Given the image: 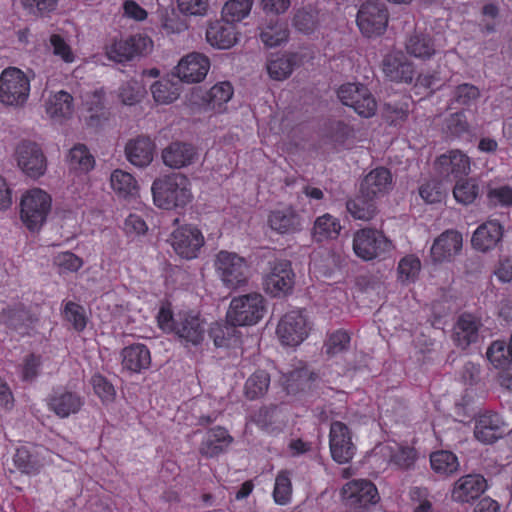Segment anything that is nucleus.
<instances>
[{"label":"nucleus","instance_id":"obj_8","mask_svg":"<svg viewBox=\"0 0 512 512\" xmlns=\"http://www.w3.org/2000/svg\"><path fill=\"white\" fill-rule=\"evenodd\" d=\"M310 326L304 311L292 310L278 322L276 334L284 346L300 345L309 335Z\"/></svg>","mask_w":512,"mask_h":512},{"label":"nucleus","instance_id":"obj_64","mask_svg":"<svg viewBox=\"0 0 512 512\" xmlns=\"http://www.w3.org/2000/svg\"><path fill=\"white\" fill-rule=\"evenodd\" d=\"M408 105L400 103H386L384 106V117L390 125L397 126L408 117Z\"/></svg>","mask_w":512,"mask_h":512},{"label":"nucleus","instance_id":"obj_26","mask_svg":"<svg viewBox=\"0 0 512 512\" xmlns=\"http://www.w3.org/2000/svg\"><path fill=\"white\" fill-rule=\"evenodd\" d=\"M238 31L234 24L223 19L216 20L206 30L207 42L218 49H229L238 42Z\"/></svg>","mask_w":512,"mask_h":512},{"label":"nucleus","instance_id":"obj_54","mask_svg":"<svg viewBox=\"0 0 512 512\" xmlns=\"http://www.w3.org/2000/svg\"><path fill=\"white\" fill-rule=\"evenodd\" d=\"M151 93L155 102L170 104L179 97V87L170 80L161 79L151 86Z\"/></svg>","mask_w":512,"mask_h":512},{"label":"nucleus","instance_id":"obj_59","mask_svg":"<svg viewBox=\"0 0 512 512\" xmlns=\"http://www.w3.org/2000/svg\"><path fill=\"white\" fill-rule=\"evenodd\" d=\"M419 195L428 204L441 203L446 197V191L440 181L431 179L419 187Z\"/></svg>","mask_w":512,"mask_h":512},{"label":"nucleus","instance_id":"obj_34","mask_svg":"<svg viewBox=\"0 0 512 512\" xmlns=\"http://www.w3.org/2000/svg\"><path fill=\"white\" fill-rule=\"evenodd\" d=\"M73 101L70 93L60 90L52 94L46 101V113L53 121L62 123L72 116L74 111Z\"/></svg>","mask_w":512,"mask_h":512},{"label":"nucleus","instance_id":"obj_37","mask_svg":"<svg viewBox=\"0 0 512 512\" xmlns=\"http://www.w3.org/2000/svg\"><path fill=\"white\" fill-rule=\"evenodd\" d=\"M110 185L114 193L123 199L134 198L139 190L135 177L121 169H116L111 173Z\"/></svg>","mask_w":512,"mask_h":512},{"label":"nucleus","instance_id":"obj_22","mask_svg":"<svg viewBox=\"0 0 512 512\" xmlns=\"http://www.w3.org/2000/svg\"><path fill=\"white\" fill-rule=\"evenodd\" d=\"M463 244L462 234L454 229L442 232L433 242L431 257L434 262L451 261L457 255Z\"/></svg>","mask_w":512,"mask_h":512},{"label":"nucleus","instance_id":"obj_63","mask_svg":"<svg viewBox=\"0 0 512 512\" xmlns=\"http://www.w3.org/2000/svg\"><path fill=\"white\" fill-rule=\"evenodd\" d=\"M23 7L35 16H47L55 11L58 0H22Z\"/></svg>","mask_w":512,"mask_h":512},{"label":"nucleus","instance_id":"obj_18","mask_svg":"<svg viewBox=\"0 0 512 512\" xmlns=\"http://www.w3.org/2000/svg\"><path fill=\"white\" fill-rule=\"evenodd\" d=\"M175 335L185 345L197 346L202 343L205 335V323L191 312H178Z\"/></svg>","mask_w":512,"mask_h":512},{"label":"nucleus","instance_id":"obj_6","mask_svg":"<svg viewBox=\"0 0 512 512\" xmlns=\"http://www.w3.org/2000/svg\"><path fill=\"white\" fill-rule=\"evenodd\" d=\"M30 94V80L17 67H7L0 74V102L6 106H22Z\"/></svg>","mask_w":512,"mask_h":512},{"label":"nucleus","instance_id":"obj_29","mask_svg":"<svg viewBox=\"0 0 512 512\" xmlns=\"http://www.w3.org/2000/svg\"><path fill=\"white\" fill-rule=\"evenodd\" d=\"M12 460L15 468L26 475H37L44 466L40 447L36 445H23L16 448Z\"/></svg>","mask_w":512,"mask_h":512},{"label":"nucleus","instance_id":"obj_62","mask_svg":"<svg viewBox=\"0 0 512 512\" xmlns=\"http://www.w3.org/2000/svg\"><path fill=\"white\" fill-rule=\"evenodd\" d=\"M447 132L453 137H461L469 132V123L463 111L451 114L446 120Z\"/></svg>","mask_w":512,"mask_h":512},{"label":"nucleus","instance_id":"obj_13","mask_svg":"<svg viewBox=\"0 0 512 512\" xmlns=\"http://www.w3.org/2000/svg\"><path fill=\"white\" fill-rule=\"evenodd\" d=\"M46 404L49 411L53 412L57 417L65 419L82 410L85 398L74 390L58 386L53 388L47 396Z\"/></svg>","mask_w":512,"mask_h":512},{"label":"nucleus","instance_id":"obj_4","mask_svg":"<svg viewBox=\"0 0 512 512\" xmlns=\"http://www.w3.org/2000/svg\"><path fill=\"white\" fill-rule=\"evenodd\" d=\"M393 248L392 241L377 229L362 228L353 235V251L364 261L383 260Z\"/></svg>","mask_w":512,"mask_h":512},{"label":"nucleus","instance_id":"obj_15","mask_svg":"<svg viewBox=\"0 0 512 512\" xmlns=\"http://www.w3.org/2000/svg\"><path fill=\"white\" fill-rule=\"evenodd\" d=\"M18 166L29 177L37 179L44 175L47 169L46 157L39 145L24 141L16 150Z\"/></svg>","mask_w":512,"mask_h":512},{"label":"nucleus","instance_id":"obj_19","mask_svg":"<svg viewBox=\"0 0 512 512\" xmlns=\"http://www.w3.org/2000/svg\"><path fill=\"white\" fill-rule=\"evenodd\" d=\"M233 96V87L230 82L224 81L215 84L209 90L197 89L193 92V99H201L204 110L222 113L227 102Z\"/></svg>","mask_w":512,"mask_h":512},{"label":"nucleus","instance_id":"obj_24","mask_svg":"<svg viewBox=\"0 0 512 512\" xmlns=\"http://www.w3.org/2000/svg\"><path fill=\"white\" fill-rule=\"evenodd\" d=\"M233 437L222 426L206 431L199 446V453L205 458H215L225 453L233 442Z\"/></svg>","mask_w":512,"mask_h":512},{"label":"nucleus","instance_id":"obj_35","mask_svg":"<svg viewBox=\"0 0 512 512\" xmlns=\"http://www.w3.org/2000/svg\"><path fill=\"white\" fill-rule=\"evenodd\" d=\"M479 323L472 314L464 313L457 321L454 341L457 346L465 349L478 340Z\"/></svg>","mask_w":512,"mask_h":512},{"label":"nucleus","instance_id":"obj_5","mask_svg":"<svg viewBox=\"0 0 512 512\" xmlns=\"http://www.w3.org/2000/svg\"><path fill=\"white\" fill-rule=\"evenodd\" d=\"M214 267L219 278L227 288L236 289L248 282V261L236 252L220 250L216 254Z\"/></svg>","mask_w":512,"mask_h":512},{"label":"nucleus","instance_id":"obj_38","mask_svg":"<svg viewBox=\"0 0 512 512\" xmlns=\"http://www.w3.org/2000/svg\"><path fill=\"white\" fill-rule=\"evenodd\" d=\"M270 383V374L266 370L257 369L245 381L244 396L251 401L261 399L267 394Z\"/></svg>","mask_w":512,"mask_h":512},{"label":"nucleus","instance_id":"obj_40","mask_svg":"<svg viewBox=\"0 0 512 512\" xmlns=\"http://www.w3.org/2000/svg\"><path fill=\"white\" fill-rule=\"evenodd\" d=\"M296 64L294 54H272L267 61V72L270 78L281 81L290 76Z\"/></svg>","mask_w":512,"mask_h":512},{"label":"nucleus","instance_id":"obj_28","mask_svg":"<svg viewBox=\"0 0 512 512\" xmlns=\"http://www.w3.org/2000/svg\"><path fill=\"white\" fill-rule=\"evenodd\" d=\"M268 225L278 234L291 235L301 231L302 219L294 208L285 207L270 212Z\"/></svg>","mask_w":512,"mask_h":512},{"label":"nucleus","instance_id":"obj_52","mask_svg":"<svg viewBox=\"0 0 512 512\" xmlns=\"http://www.w3.org/2000/svg\"><path fill=\"white\" fill-rule=\"evenodd\" d=\"M487 359L497 369L507 368L512 361V353L505 341L496 340L486 352Z\"/></svg>","mask_w":512,"mask_h":512},{"label":"nucleus","instance_id":"obj_46","mask_svg":"<svg viewBox=\"0 0 512 512\" xmlns=\"http://www.w3.org/2000/svg\"><path fill=\"white\" fill-rule=\"evenodd\" d=\"M486 201L490 209L510 210L512 208V186L508 184L488 186Z\"/></svg>","mask_w":512,"mask_h":512},{"label":"nucleus","instance_id":"obj_61","mask_svg":"<svg viewBox=\"0 0 512 512\" xmlns=\"http://www.w3.org/2000/svg\"><path fill=\"white\" fill-rule=\"evenodd\" d=\"M42 366L41 355L30 353L23 358L21 364V378L23 381L31 382L39 375Z\"/></svg>","mask_w":512,"mask_h":512},{"label":"nucleus","instance_id":"obj_53","mask_svg":"<svg viewBox=\"0 0 512 512\" xmlns=\"http://www.w3.org/2000/svg\"><path fill=\"white\" fill-rule=\"evenodd\" d=\"M453 188V195L458 203L469 205L479 194V185L475 179H458Z\"/></svg>","mask_w":512,"mask_h":512},{"label":"nucleus","instance_id":"obj_16","mask_svg":"<svg viewBox=\"0 0 512 512\" xmlns=\"http://www.w3.org/2000/svg\"><path fill=\"white\" fill-rule=\"evenodd\" d=\"M329 446L333 460L345 464L352 460L356 447L352 442L351 433L346 424L334 421L330 426Z\"/></svg>","mask_w":512,"mask_h":512},{"label":"nucleus","instance_id":"obj_30","mask_svg":"<svg viewBox=\"0 0 512 512\" xmlns=\"http://www.w3.org/2000/svg\"><path fill=\"white\" fill-rule=\"evenodd\" d=\"M392 185V175L385 167L370 171L362 180L360 192L365 196L376 198L385 195Z\"/></svg>","mask_w":512,"mask_h":512},{"label":"nucleus","instance_id":"obj_49","mask_svg":"<svg viewBox=\"0 0 512 512\" xmlns=\"http://www.w3.org/2000/svg\"><path fill=\"white\" fill-rule=\"evenodd\" d=\"M341 230L340 222L330 214H324L315 220L313 236L317 241L336 238Z\"/></svg>","mask_w":512,"mask_h":512},{"label":"nucleus","instance_id":"obj_47","mask_svg":"<svg viewBox=\"0 0 512 512\" xmlns=\"http://www.w3.org/2000/svg\"><path fill=\"white\" fill-rule=\"evenodd\" d=\"M421 271V261L414 254H408L400 259L397 266V278L403 285L414 283Z\"/></svg>","mask_w":512,"mask_h":512},{"label":"nucleus","instance_id":"obj_14","mask_svg":"<svg viewBox=\"0 0 512 512\" xmlns=\"http://www.w3.org/2000/svg\"><path fill=\"white\" fill-rule=\"evenodd\" d=\"M434 170L445 180H458L470 173L471 160L463 151L451 149L436 158Z\"/></svg>","mask_w":512,"mask_h":512},{"label":"nucleus","instance_id":"obj_3","mask_svg":"<svg viewBox=\"0 0 512 512\" xmlns=\"http://www.w3.org/2000/svg\"><path fill=\"white\" fill-rule=\"evenodd\" d=\"M52 198L40 188L26 191L20 201V219L31 231H38L46 222L51 211Z\"/></svg>","mask_w":512,"mask_h":512},{"label":"nucleus","instance_id":"obj_7","mask_svg":"<svg viewBox=\"0 0 512 512\" xmlns=\"http://www.w3.org/2000/svg\"><path fill=\"white\" fill-rule=\"evenodd\" d=\"M389 20L385 3L368 0L358 10L356 22L361 33L366 37H376L384 34Z\"/></svg>","mask_w":512,"mask_h":512},{"label":"nucleus","instance_id":"obj_44","mask_svg":"<svg viewBox=\"0 0 512 512\" xmlns=\"http://www.w3.org/2000/svg\"><path fill=\"white\" fill-rule=\"evenodd\" d=\"M347 211L354 219L368 221L376 214V204L374 198L360 195L350 199L346 203Z\"/></svg>","mask_w":512,"mask_h":512},{"label":"nucleus","instance_id":"obj_33","mask_svg":"<svg viewBox=\"0 0 512 512\" xmlns=\"http://www.w3.org/2000/svg\"><path fill=\"white\" fill-rule=\"evenodd\" d=\"M121 355L123 368L130 372L141 373L151 365L150 350L144 344L129 345L122 350Z\"/></svg>","mask_w":512,"mask_h":512},{"label":"nucleus","instance_id":"obj_10","mask_svg":"<svg viewBox=\"0 0 512 512\" xmlns=\"http://www.w3.org/2000/svg\"><path fill=\"white\" fill-rule=\"evenodd\" d=\"M170 243L181 258L191 260L198 257L205 239L202 231L195 225L178 226L170 235Z\"/></svg>","mask_w":512,"mask_h":512},{"label":"nucleus","instance_id":"obj_27","mask_svg":"<svg viewBox=\"0 0 512 512\" xmlns=\"http://www.w3.org/2000/svg\"><path fill=\"white\" fill-rule=\"evenodd\" d=\"M504 433L503 421L497 413L485 412L475 421L474 435L482 443L492 444Z\"/></svg>","mask_w":512,"mask_h":512},{"label":"nucleus","instance_id":"obj_2","mask_svg":"<svg viewBox=\"0 0 512 512\" xmlns=\"http://www.w3.org/2000/svg\"><path fill=\"white\" fill-rule=\"evenodd\" d=\"M266 312L264 297L257 292L232 298L226 314L227 322L234 327L257 324Z\"/></svg>","mask_w":512,"mask_h":512},{"label":"nucleus","instance_id":"obj_45","mask_svg":"<svg viewBox=\"0 0 512 512\" xmlns=\"http://www.w3.org/2000/svg\"><path fill=\"white\" fill-rule=\"evenodd\" d=\"M292 493L293 487L290 471L280 470L275 477L272 491L273 501L279 506H286L292 501Z\"/></svg>","mask_w":512,"mask_h":512},{"label":"nucleus","instance_id":"obj_21","mask_svg":"<svg viewBox=\"0 0 512 512\" xmlns=\"http://www.w3.org/2000/svg\"><path fill=\"white\" fill-rule=\"evenodd\" d=\"M210 68L209 58L201 53H190L176 67L177 76L187 83L202 81Z\"/></svg>","mask_w":512,"mask_h":512},{"label":"nucleus","instance_id":"obj_42","mask_svg":"<svg viewBox=\"0 0 512 512\" xmlns=\"http://www.w3.org/2000/svg\"><path fill=\"white\" fill-rule=\"evenodd\" d=\"M84 105L87 112L90 113L88 117L89 125H98L101 121L109 118L110 112L105 106V92L102 89L87 95Z\"/></svg>","mask_w":512,"mask_h":512},{"label":"nucleus","instance_id":"obj_20","mask_svg":"<svg viewBox=\"0 0 512 512\" xmlns=\"http://www.w3.org/2000/svg\"><path fill=\"white\" fill-rule=\"evenodd\" d=\"M382 70L387 79L396 83L411 84L416 74L413 63L402 53L386 55L382 62Z\"/></svg>","mask_w":512,"mask_h":512},{"label":"nucleus","instance_id":"obj_25","mask_svg":"<svg viewBox=\"0 0 512 512\" xmlns=\"http://www.w3.org/2000/svg\"><path fill=\"white\" fill-rule=\"evenodd\" d=\"M197 156V149L194 145L181 141L170 143L162 151L163 163L174 169H180L193 164Z\"/></svg>","mask_w":512,"mask_h":512},{"label":"nucleus","instance_id":"obj_48","mask_svg":"<svg viewBox=\"0 0 512 512\" xmlns=\"http://www.w3.org/2000/svg\"><path fill=\"white\" fill-rule=\"evenodd\" d=\"M431 468L438 474L451 475L458 470L457 456L450 451H436L430 455Z\"/></svg>","mask_w":512,"mask_h":512},{"label":"nucleus","instance_id":"obj_57","mask_svg":"<svg viewBox=\"0 0 512 512\" xmlns=\"http://www.w3.org/2000/svg\"><path fill=\"white\" fill-rule=\"evenodd\" d=\"M350 342V334L344 329H338L332 332L325 341V353L330 357L339 355L349 349Z\"/></svg>","mask_w":512,"mask_h":512},{"label":"nucleus","instance_id":"obj_58","mask_svg":"<svg viewBox=\"0 0 512 512\" xmlns=\"http://www.w3.org/2000/svg\"><path fill=\"white\" fill-rule=\"evenodd\" d=\"M63 316L65 320L71 323L75 331L82 332L85 330L88 318L82 305L73 301H67L64 305Z\"/></svg>","mask_w":512,"mask_h":512},{"label":"nucleus","instance_id":"obj_32","mask_svg":"<svg viewBox=\"0 0 512 512\" xmlns=\"http://www.w3.org/2000/svg\"><path fill=\"white\" fill-rule=\"evenodd\" d=\"M154 150L155 144L149 137L139 136L126 144L125 154L132 165L145 167L152 162Z\"/></svg>","mask_w":512,"mask_h":512},{"label":"nucleus","instance_id":"obj_50","mask_svg":"<svg viewBox=\"0 0 512 512\" xmlns=\"http://www.w3.org/2000/svg\"><path fill=\"white\" fill-rule=\"evenodd\" d=\"M311 380V375L305 367L294 369L281 377V383L287 394H296L304 390Z\"/></svg>","mask_w":512,"mask_h":512},{"label":"nucleus","instance_id":"obj_36","mask_svg":"<svg viewBox=\"0 0 512 512\" xmlns=\"http://www.w3.org/2000/svg\"><path fill=\"white\" fill-rule=\"evenodd\" d=\"M1 318L8 328L15 331L26 329L33 322L31 311L23 303H15L4 308L1 312Z\"/></svg>","mask_w":512,"mask_h":512},{"label":"nucleus","instance_id":"obj_43","mask_svg":"<svg viewBox=\"0 0 512 512\" xmlns=\"http://www.w3.org/2000/svg\"><path fill=\"white\" fill-rule=\"evenodd\" d=\"M289 37L287 23L278 19L271 20L261 29L260 39L267 47H276L286 42Z\"/></svg>","mask_w":512,"mask_h":512},{"label":"nucleus","instance_id":"obj_55","mask_svg":"<svg viewBox=\"0 0 512 512\" xmlns=\"http://www.w3.org/2000/svg\"><path fill=\"white\" fill-rule=\"evenodd\" d=\"M293 25L298 31L311 34L319 26V12L310 7L299 9L293 17Z\"/></svg>","mask_w":512,"mask_h":512},{"label":"nucleus","instance_id":"obj_11","mask_svg":"<svg viewBox=\"0 0 512 512\" xmlns=\"http://www.w3.org/2000/svg\"><path fill=\"white\" fill-rule=\"evenodd\" d=\"M152 47L151 38L138 33L124 39L114 40L106 47V55L115 62L123 63L145 55Z\"/></svg>","mask_w":512,"mask_h":512},{"label":"nucleus","instance_id":"obj_1","mask_svg":"<svg viewBox=\"0 0 512 512\" xmlns=\"http://www.w3.org/2000/svg\"><path fill=\"white\" fill-rule=\"evenodd\" d=\"M151 191L154 204L165 210L184 208L193 198L189 179L179 174L154 180Z\"/></svg>","mask_w":512,"mask_h":512},{"label":"nucleus","instance_id":"obj_23","mask_svg":"<svg viewBox=\"0 0 512 512\" xmlns=\"http://www.w3.org/2000/svg\"><path fill=\"white\" fill-rule=\"evenodd\" d=\"M503 234V225L496 219H490L482 223L474 231L471 244L474 249L487 252L497 247L502 241Z\"/></svg>","mask_w":512,"mask_h":512},{"label":"nucleus","instance_id":"obj_56","mask_svg":"<svg viewBox=\"0 0 512 512\" xmlns=\"http://www.w3.org/2000/svg\"><path fill=\"white\" fill-rule=\"evenodd\" d=\"M90 384L94 394L100 399L103 405H109L115 401V387L105 376L100 373L93 374L90 379Z\"/></svg>","mask_w":512,"mask_h":512},{"label":"nucleus","instance_id":"obj_31","mask_svg":"<svg viewBox=\"0 0 512 512\" xmlns=\"http://www.w3.org/2000/svg\"><path fill=\"white\" fill-rule=\"evenodd\" d=\"M487 488V482L481 475H466L460 478L452 491V498L461 503H468L478 498Z\"/></svg>","mask_w":512,"mask_h":512},{"label":"nucleus","instance_id":"obj_41","mask_svg":"<svg viewBox=\"0 0 512 512\" xmlns=\"http://www.w3.org/2000/svg\"><path fill=\"white\" fill-rule=\"evenodd\" d=\"M67 163L70 170L88 173L95 166V158L86 145L78 143L69 150Z\"/></svg>","mask_w":512,"mask_h":512},{"label":"nucleus","instance_id":"obj_9","mask_svg":"<svg viewBox=\"0 0 512 512\" xmlns=\"http://www.w3.org/2000/svg\"><path fill=\"white\" fill-rule=\"evenodd\" d=\"M337 96L343 105L353 108L362 117H372L377 110L374 96L363 84H343L339 87Z\"/></svg>","mask_w":512,"mask_h":512},{"label":"nucleus","instance_id":"obj_39","mask_svg":"<svg viewBox=\"0 0 512 512\" xmlns=\"http://www.w3.org/2000/svg\"><path fill=\"white\" fill-rule=\"evenodd\" d=\"M406 51L419 59H430L436 52L433 38L425 33L414 32L406 41Z\"/></svg>","mask_w":512,"mask_h":512},{"label":"nucleus","instance_id":"obj_17","mask_svg":"<svg viewBox=\"0 0 512 512\" xmlns=\"http://www.w3.org/2000/svg\"><path fill=\"white\" fill-rule=\"evenodd\" d=\"M344 503L353 508L366 507L379 500L377 487L366 479H354L347 482L341 490Z\"/></svg>","mask_w":512,"mask_h":512},{"label":"nucleus","instance_id":"obj_51","mask_svg":"<svg viewBox=\"0 0 512 512\" xmlns=\"http://www.w3.org/2000/svg\"><path fill=\"white\" fill-rule=\"evenodd\" d=\"M253 0H228L221 11L222 19L232 24L245 19L251 12Z\"/></svg>","mask_w":512,"mask_h":512},{"label":"nucleus","instance_id":"obj_12","mask_svg":"<svg viewBox=\"0 0 512 512\" xmlns=\"http://www.w3.org/2000/svg\"><path fill=\"white\" fill-rule=\"evenodd\" d=\"M294 284L295 274L290 261L275 260L270 263V271L263 280L266 293L272 297L286 296L292 292Z\"/></svg>","mask_w":512,"mask_h":512},{"label":"nucleus","instance_id":"obj_60","mask_svg":"<svg viewBox=\"0 0 512 512\" xmlns=\"http://www.w3.org/2000/svg\"><path fill=\"white\" fill-rule=\"evenodd\" d=\"M480 97V90L477 86L470 83H463L453 91L452 102L460 106L469 107L478 100Z\"/></svg>","mask_w":512,"mask_h":512}]
</instances>
